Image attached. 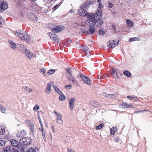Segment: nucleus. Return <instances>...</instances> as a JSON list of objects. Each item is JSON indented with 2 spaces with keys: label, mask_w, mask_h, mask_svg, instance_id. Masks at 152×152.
Masks as SVG:
<instances>
[{
  "label": "nucleus",
  "mask_w": 152,
  "mask_h": 152,
  "mask_svg": "<svg viewBox=\"0 0 152 152\" xmlns=\"http://www.w3.org/2000/svg\"><path fill=\"white\" fill-rule=\"evenodd\" d=\"M87 18L88 20L86 21V24H91L97 27H100L103 23V20L102 19H96V18H94L92 13L88 14Z\"/></svg>",
  "instance_id": "1"
},
{
  "label": "nucleus",
  "mask_w": 152,
  "mask_h": 152,
  "mask_svg": "<svg viewBox=\"0 0 152 152\" xmlns=\"http://www.w3.org/2000/svg\"><path fill=\"white\" fill-rule=\"evenodd\" d=\"M87 5V4H86L81 6L80 8L77 11L78 14L79 15L82 16H87L88 14L89 13H88L87 11L86 10L88 8Z\"/></svg>",
  "instance_id": "2"
},
{
  "label": "nucleus",
  "mask_w": 152,
  "mask_h": 152,
  "mask_svg": "<svg viewBox=\"0 0 152 152\" xmlns=\"http://www.w3.org/2000/svg\"><path fill=\"white\" fill-rule=\"evenodd\" d=\"M88 26V28H86V33L88 34H92L94 33L96 31L94 25L91 24H87Z\"/></svg>",
  "instance_id": "3"
},
{
  "label": "nucleus",
  "mask_w": 152,
  "mask_h": 152,
  "mask_svg": "<svg viewBox=\"0 0 152 152\" xmlns=\"http://www.w3.org/2000/svg\"><path fill=\"white\" fill-rule=\"evenodd\" d=\"M30 139L26 137H23L19 140V143L22 146L29 145L30 144Z\"/></svg>",
  "instance_id": "4"
},
{
  "label": "nucleus",
  "mask_w": 152,
  "mask_h": 152,
  "mask_svg": "<svg viewBox=\"0 0 152 152\" xmlns=\"http://www.w3.org/2000/svg\"><path fill=\"white\" fill-rule=\"evenodd\" d=\"M64 27L63 26H56L51 28L52 32H58L62 31L64 29Z\"/></svg>",
  "instance_id": "5"
},
{
  "label": "nucleus",
  "mask_w": 152,
  "mask_h": 152,
  "mask_svg": "<svg viewBox=\"0 0 152 152\" xmlns=\"http://www.w3.org/2000/svg\"><path fill=\"white\" fill-rule=\"evenodd\" d=\"M48 35L53 41L55 42H58L59 39L58 38V37L56 34H53L51 33H48Z\"/></svg>",
  "instance_id": "6"
},
{
  "label": "nucleus",
  "mask_w": 152,
  "mask_h": 152,
  "mask_svg": "<svg viewBox=\"0 0 152 152\" xmlns=\"http://www.w3.org/2000/svg\"><path fill=\"white\" fill-rule=\"evenodd\" d=\"M119 41L117 42V44H116L114 40H110L109 41L108 43V46L109 48H114L116 45H118L119 43Z\"/></svg>",
  "instance_id": "7"
},
{
  "label": "nucleus",
  "mask_w": 152,
  "mask_h": 152,
  "mask_svg": "<svg viewBox=\"0 0 152 152\" xmlns=\"http://www.w3.org/2000/svg\"><path fill=\"white\" fill-rule=\"evenodd\" d=\"M8 7L6 2L1 1L0 3V12H2Z\"/></svg>",
  "instance_id": "8"
},
{
  "label": "nucleus",
  "mask_w": 152,
  "mask_h": 152,
  "mask_svg": "<svg viewBox=\"0 0 152 152\" xmlns=\"http://www.w3.org/2000/svg\"><path fill=\"white\" fill-rule=\"evenodd\" d=\"M54 113L56 115L57 117V122L58 124H63V121L61 119L62 115L61 114L58 113L56 111H54Z\"/></svg>",
  "instance_id": "9"
},
{
  "label": "nucleus",
  "mask_w": 152,
  "mask_h": 152,
  "mask_svg": "<svg viewBox=\"0 0 152 152\" xmlns=\"http://www.w3.org/2000/svg\"><path fill=\"white\" fill-rule=\"evenodd\" d=\"M83 50L84 54H85V56L87 57H89L91 53L88 47L86 45H85L83 47Z\"/></svg>",
  "instance_id": "10"
},
{
  "label": "nucleus",
  "mask_w": 152,
  "mask_h": 152,
  "mask_svg": "<svg viewBox=\"0 0 152 152\" xmlns=\"http://www.w3.org/2000/svg\"><path fill=\"white\" fill-rule=\"evenodd\" d=\"M53 84L54 83L51 82L47 84L45 89V93L46 94H49L50 92L51 87L53 86Z\"/></svg>",
  "instance_id": "11"
},
{
  "label": "nucleus",
  "mask_w": 152,
  "mask_h": 152,
  "mask_svg": "<svg viewBox=\"0 0 152 152\" xmlns=\"http://www.w3.org/2000/svg\"><path fill=\"white\" fill-rule=\"evenodd\" d=\"M25 53L26 56L29 59L31 58L32 57H35L36 56L35 54L31 53L30 51L29 50H27Z\"/></svg>",
  "instance_id": "12"
},
{
  "label": "nucleus",
  "mask_w": 152,
  "mask_h": 152,
  "mask_svg": "<svg viewBox=\"0 0 152 152\" xmlns=\"http://www.w3.org/2000/svg\"><path fill=\"white\" fill-rule=\"evenodd\" d=\"M9 43L11 48L13 50H15L18 46V44L15 43L13 41L9 40Z\"/></svg>",
  "instance_id": "13"
},
{
  "label": "nucleus",
  "mask_w": 152,
  "mask_h": 152,
  "mask_svg": "<svg viewBox=\"0 0 152 152\" xmlns=\"http://www.w3.org/2000/svg\"><path fill=\"white\" fill-rule=\"evenodd\" d=\"M113 73L112 75L115 79H118V74L119 73V70L116 69H112Z\"/></svg>",
  "instance_id": "14"
},
{
  "label": "nucleus",
  "mask_w": 152,
  "mask_h": 152,
  "mask_svg": "<svg viewBox=\"0 0 152 152\" xmlns=\"http://www.w3.org/2000/svg\"><path fill=\"white\" fill-rule=\"evenodd\" d=\"M67 78L69 80L71 81L72 82V83L74 84L75 86H77L78 85V83L76 80H75L74 77L72 75L67 76Z\"/></svg>",
  "instance_id": "15"
},
{
  "label": "nucleus",
  "mask_w": 152,
  "mask_h": 152,
  "mask_svg": "<svg viewBox=\"0 0 152 152\" xmlns=\"http://www.w3.org/2000/svg\"><path fill=\"white\" fill-rule=\"evenodd\" d=\"M76 98L75 97H73L71 98L69 100V105L71 110H72L73 108V106L75 102V101Z\"/></svg>",
  "instance_id": "16"
},
{
  "label": "nucleus",
  "mask_w": 152,
  "mask_h": 152,
  "mask_svg": "<svg viewBox=\"0 0 152 152\" xmlns=\"http://www.w3.org/2000/svg\"><path fill=\"white\" fill-rule=\"evenodd\" d=\"M81 77H82L81 78L85 82L86 84L89 86L91 85V81L87 77L84 75L83 77L81 76Z\"/></svg>",
  "instance_id": "17"
},
{
  "label": "nucleus",
  "mask_w": 152,
  "mask_h": 152,
  "mask_svg": "<svg viewBox=\"0 0 152 152\" xmlns=\"http://www.w3.org/2000/svg\"><path fill=\"white\" fill-rule=\"evenodd\" d=\"M24 32L21 30H17L15 33V34L19 38L22 39Z\"/></svg>",
  "instance_id": "18"
},
{
  "label": "nucleus",
  "mask_w": 152,
  "mask_h": 152,
  "mask_svg": "<svg viewBox=\"0 0 152 152\" xmlns=\"http://www.w3.org/2000/svg\"><path fill=\"white\" fill-rule=\"evenodd\" d=\"M17 48H18L20 52L24 53H25L27 50L26 48L24 45H18Z\"/></svg>",
  "instance_id": "19"
},
{
  "label": "nucleus",
  "mask_w": 152,
  "mask_h": 152,
  "mask_svg": "<svg viewBox=\"0 0 152 152\" xmlns=\"http://www.w3.org/2000/svg\"><path fill=\"white\" fill-rule=\"evenodd\" d=\"M10 142L11 143L13 146L16 148H19L20 145L18 144V141L13 139H11L10 140Z\"/></svg>",
  "instance_id": "20"
},
{
  "label": "nucleus",
  "mask_w": 152,
  "mask_h": 152,
  "mask_svg": "<svg viewBox=\"0 0 152 152\" xmlns=\"http://www.w3.org/2000/svg\"><path fill=\"white\" fill-rule=\"evenodd\" d=\"M102 11L101 10L99 9L96 12L94 15L93 14L94 18H97V17L99 18L101 17L102 15Z\"/></svg>",
  "instance_id": "21"
},
{
  "label": "nucleus",
  "mask_w": 152,
  "mask_h": 152,
  "mask_svg": "<svg viewBox=\"0 0 152 152\" xmlns=\"http://www.w3.org/2000/svg\"><path fill=\"white\" fill-rule=\"evenodd\" d=\"M30 39L31 37L28 34H26V35L24 33L23 34V35L22 36V38L21 39L22 40H26L27 41H28L30 40Z\"/></svg>",
  "instance_id": "22"
},
{
  "label": "nucleus",
  "mask_w": 152,
  "mask_h": 152,
  "mask_svg": "<svg viewBox=\"0 0 152 152\" xmlns=\"http://www.w3.org/2000/svg\"><path fill=\"white\" fill-rule=\"evenodd\" d=\"M90 103L91 105L95 107H98L101 106V105L98 102L94 101H90Z\"/></svg>",
  "instance_id": "23"
},
{
  "label": "nucleus",
  "mask_w": 152,
  "mask_h": 152,
  "mask_svg": "<svg viewBox=\"0 0 152 152\" xmlns=\"http://www.w3.org/2000/svg\"><path fill=\"white\" fill-rule=\"evenodd\" d=\"M38 151L39 149L37 148L31 147L29 148L26 152H38Z\"/></svg>",
  "instance_id": "24"
},
{
  "label": "nucleus",
  "mask_w": 152,
  "mask_h": 152,
  "mask_svg": "<svg viewBox=\"0 0 152 152\" xmlns=\"http://www.w3.org/2000/svg\"><path fill=\"white\" fill-rule=\"evenodd\" d=\"M26 132L24 130H23L22 132H19L17 134V136L18 137H20L24 136L26 134Z\"/></svg>",
  "instance_id": "25"
},
{
  "label": "nucleus",
  "mask_w": 152,
  "mask_h": 152,
  "mask_svg": "<svg viewBox=\"0 0 152 152\" xmlns=\"http://www.w3.org/2000/svg\"><path fill=\"white\" fill-rule=\"evenodd\" d=\"M0 109L1 112L2 113H6V111L5 107L1 104H0Z\"/></svg>",
  "instance_id": "26"
},
{
  "label": "nucleus",
  "mask_w": 152,
  "mask_h": 152,
  "mask_svg": "<svg viewBox=\"0 0 152 152\" xmlns=\"http://www.w3.org/2000/svg\"><path fill=\"white\" fill-rule=\"evenodd\" d=\"M126 23L128 25L129 27H132L133 26V23L130 20H126Z\"/></svg>",
  "instance_id": "27"
},
{
  "label": "nucleus",
  "mask_w": 152,
  "mask_h": 152,
  "mask_svg": "<svg viewBox=\"0 0 152 152\" xmlns=\"http://www.w3.org/2000/svg\"><path fill=\"white\" fill-rule=\"evenodd\" d=\"M124 75L127 77H130L131 75V74L127 70H125L123 72Z\"/></svg>",
  "instance_id": "28"
},
{
  "label": "nucleus",
  "mask_w": 152,
  "mask_h": 152,
  "mask_svg": "<svg viewBox=\"0 0 152 152\" xmlns=\"http://www.w3.org/2000/svg\"><path fill=\"white\" fill-rule=\"evenodd\" d=\"M127 98L129 99H133V100H134L135 101H137L138 100V99L137 97V96H127Z\"/></svg>",
  "instance_id": "29"
},
{
  "label": "nucleus",
  "mask_w": 152,
  "mask_h": 152,
  "mask_svg": "<svg viewBox=\"0 0 152 152\" xmlns=\"http://www.w3.org/2000/svg\"><path fill=\"white\" fill-rule=\"evenodd\" d=\"M117 129L116 128L113 127L110 129V133L111 135H114L116 132Z\"/></svg>",
  "instance_id": "30"
},
{
  "label": "nucleus",
  "mask_w": 152,
  "mask_h": 152,
  "mask_svg": "<svg viewBox=\"0 0 152 152\" xmlns=\"http://www.w3.org/2000/svg\"><path fill=\"white\" fill-rule=\"evenodd\" d=\"M119 106L122 107L123 109L127 108L128 107V104L126 102H124L120 104Z\"/></svg>",
  "instance_id": "31"
},
{
  "label": "nucleus",
  "mask_w": 152,
  "mask_h": 152,
  "mask_svg": "<svg viewBox=\"0 0 152 152\" xmlns=\"http://www.w3.org/2000/svg\"><path fill=\"white\" fill-rule=\"evenodd\" d=\"M103 95L105 96V97H106L108 98H111L113 97V94H106L105 92H103L102 93Z\"/></svg>",
  "instance_id": "32"
},
{
  "label": "nucleus",
  "mask_w": 152,
  "mask_h": 152,
  "mask_svg": "<svg viewBox=\"0 0 152 152\" xmlns=\"http://www.w3.org/2000/svg\"><path fill=\"white\" fill-rule=\"evenodd\" d=\"M5 128L4 126H0V133L3 134L5 133Z\"/></svg>",
  "instance_id": "33"
},
{
  "label": "nucleus",
  "mask_w": 152,
  "mask_h": 152,
  "mask_svg": "<svg viewBox=\"0 0 152 152\" xmlns=\"http://www.w3.org/2000/svg\"><path fill=\"white\" fill-rule=\"evenodd\" d=\"M86 28H81L79 31V33L80 34H82L83 33H86Z\"/></svg>",
  "instance_id": "34"
},
{
  "label": "nucleus",
  "mask_w": 152,
  "mask_h": 152,
  "mask_svg": "<svg viewBox=\"0 0 152 152\" xmlns=\"http://www.w3.org/2000/svg\"><path fill=\"white\" fill-rule=\"evenodd\" d=\"M10 151V148L8 147H7L3 149L0 152H9Z\"/></svg>",
  "instance_id": "35"
},
{
  "label": "nucleus",
  "mask_w": 152,
  "mask_h": 152,
  "mask_svg": "<svg viewBox=\"0 0 152 152\" xmlns=\"http://www.w3.org/2000/svg\"><path fill=\"white\" fill-rule=\"evenodd\" d=\"M59 99L61 101H63L65 100V97L63 94L60 95V96L59 97Z\"/></svg>",
  "instance_id": "36"
},
{
  "label": "nucleus",
  "mask_w": 152,
  "mask_h": 152,
  "mask_svg": "<svg viewBox=\"0 0 152 152\" xmlns=\"http://www.w3.org/2000/svg\"><path fill=\"white\" fill-rule=\"evenodd\" d=\"M23 88L27 92H28L29 93L32 91V89L31 88H28L27 86H25L23 87Z\"/></svg>",
  "instance_id": "37"
},
{
  "label": "nucleus",
  "mask_w": 152,
  "mask_h": 152,
  "mask_svg": "<svg viewBox=\"0 0 152 152\" xmlns=\"http://www.w3.org/2000/svg\"><path fill=\"white\" fill-rule=\"evenodd\" d=\"M104 125V124H101L98 126H96V129L97 130L100 129Z\"/></svg>",
  "instance_id": "38"
},
{
  "label": "nucleus",
  "mask_w": 152,
  "mask_h": 152,
  "mask_svg": "<svg viewBox=\"0 0 152 152\" xmlns=\"http://www.w3.org/2000/svg\"><path fill=\"white\" fill-rule=\"evenodd\" d=\"M6 143V142L1 140V139L0 138V147L4 145Z\"/></svg>",
  "instance_id": "39"
},
{
  "label": "nucleus",
  "mask_w": 152,
  "mask_h": 152,
  "mask_svg": "<svg viewBox=\"0 0 152 152\" xmlns=\"http://www.w3.org/2000/svg\"><path fill=\"white\" fill-rule=\"evenodd\" d=\"M104 33H105L104 32L102 29H100L99 30V31L98 33L100 35H104Z\"/></svg>",
  "instance_id": "40"
},
{
  "label": "nucleus",
  "mask_w": 152,
  "mask_h": 152,
  "mask_svg": "<svg viewBox=\"0 0 152 152\" xmlns=\"http://www.w3.org/2000/svg\"><path fill=\"white\" fill-rule=\"evenodd\" d=\"M25 123L29 126L33 123H31L30 120H26L25 121Z\"/></svg>",
  "instance_id": "41"
},
{
  "label": "nucleus",
  "mask_w": 152,
  "mask_h": 152,
  "mask_svg": "<svg viewBox=\"0 0 152 152\" xmlns=\"http://www.w3.org/2000/svg\"><path fill=\"white\" fill-rule=\"evenodd\" d=\"M66 71L67 73L69 74V75H72L71 74V73L72 72V70L70 68H68L66 69Z\"/></svg>",
  "instance_id": "42"
},
{
  "label": "nucleus",
  "mask_w": 152,
  "mask_h": 152,
  "mask_svg": "<svg viewBox=\"0 0 152 152\" xmlns=\"http://www.w3.org/2000/svg\"><path fill=\"white\" fill-rule=\"evenodd\" d=\"M30 129L31 130V131L33 132H34V126L33 124H32L31 125L29 126Z\"/></svg>",
  "instance_id": "43"
},
{
  "label": "nucleus",
  "mask_w": 152,
  "mask_h": 152,
  "mask_svg": "<svg viewBox=\"0 0 152 152\" xmlns=\"http://www.w3.org/2000/svg\"><path fill=\"white\" fill-rule=\"evenodd\" d=\"M137 37H133L130 39L129 40V41L130 42H133L134 41L137 40L138 39Z\"/></svg>",
  "instance_id": "44"
},
{
  "label": "nucleus",
  "mask_w": 152,
  "mask_h": 152,
  "mask_svg": "<svg viewBox=\"0 0 152 152\" xmlns=\"http://www.w3.org/2000/svg\"><path fill=\"white\" fill-rule=\"evenodd\" d=\"M55 71L54 69H51L49 70L48 72V73L50 75L52 74Z\"/></svg>",
  "instance_id": "45"
},
{
  "label": "nucleus",
  "mask_w": 152,
  "mask_h": 152,
  "mask_svg": "<svg viewBox=\"0 0 152 152\" xmlns=\"http://www.w3.org/2000/svg\"><path fill=\"white\" fill-rule=\"evenodd\" d=\"M107 77H108L107 75H104L102 76H100L99 79H104L106 78Z\"/></svg>",
  "instance_id": "46"
},
{
  "label": "nucleus",
  "mask_w": 152,
  "mask_h": 152,
  "mask_svg": "<svg viewBox=\"0 0 152 152\" xmlns=\"http://www.w3.org/2000/svg\"><path fill=\"white\" fill-rule=\"evenodd\" d=\"M33 17L35 18L34 19H32V20L34 22H36L38 20V18L35 15H32Z\"/></svg>",
  "instance_id": "47"
},
{
  "label": "nucleus",
  "mask_w": 152,
  "mask_h": 152,
  "mask_svg": "<svg viewBox=\"0 0 152 152\" xmlns=\"http://www.w3.org/2000/svg\"><path fill=\"white\" fill-rule=\"evenodd\" d=\"M17 148L18 149H19L21 152H23L24 151V148L23 147L20 146L19 148Z\"/></svg>",
  "instance_id": "48"
},
{
  "label": "nucleus",
  "mask_w": 152,
  "mask_h": 152,
  "mask_svg": "<svg viewBox=\"0 0 152 152\" xmlns=\"http://www.w3.org/2000/svg\"><path fill=\"white\" fill-rule=\"evenodd\" d=\"M71 85L70 84L66 86V88L67 89H70L71 88Z\"/></svg>",
  "instance_id": "49"
},
{
  "label": "nucleus",
  "mask_w": 152,
  "mask_h": 152,
  "mask_svg": "<svg viewBox=\"0 0 152 152\" xmlns=\"http://www.w3.org/2000/svg\"><path fill=\"white\" fill-rule=\"evenodd\" d=\"M40 71L42 74H44L45 72V70L44 68H42L40 69Z\"/></svg>",
  "instance_id": "50"
},
{
  "label": "nucleus",
  "mask_w": 152,
  "mask_h": 152,
  "mask_svg": "<svg viewBox=\"0 0 152 152\" xmlns=\"http://www.w3.org/2000/svg\"><path fill=\"white\" fill-rule=\"evenodd\" d=\"M39 108V107L37 106L36 105L33 108V109L34 110H37Z\"/></svg>",
  "instance_id": "51"
},
{
  "label": "nucleus",
  "mask_w": 152,
  "mask_h": 152,
  "mask_svg": "<svg viewBox=\"0 0 152 152\" xmlns=\"http://www.w3.org/2000/svg\"><path fill=\"white\" fill-rule=\"evenodd\" d=\"M53 86L54 90L56 92L57 91V90H58L59 89L56 86L54 85Z\"/></svg>",
  "instance_id": "52"
},
{
  "label": "nucleus",
  "mask_w": 152,
  "mask_h": 152,
  "mask_svg": "<svg viewBox=\"0 0 152 152\" xmlns=\"http://www.w3.org/2000/svg\"><path fill=\"white\" fill-rule=\"evenodd\" d=\"M128 107L130 108H134V107L132 104H128Z\"/></svg>",
  "instance_id": "53"
},
{
  "label": "nucleus",
  "mask_w": 152,
  "mask_h": 152,
  "mask_svg": "<svg viewBox=\"0 0 152 152\" xmlns=\"http://www.w3.org/2000/svg\"><path fill=\"white\" fill-rule=\"evenodd\" d=\"M146 111V110H139V111H138L135 112V113H140V112H143L144 111Z\"/></svg>",
  "instance_id": "54"
},
{
  "label": "nucleus",
  "mask_w": 152,
  "mask_h": 152,
  "mask_svg": "<svg viewBox=\"0 0 152 152\" xmlns=\"http://www.w3.org/2000/svg\"><path fill=\"white\" fill-rule=\"evenodd\" d=\"M56 92H57L58 94L60 95L63 94L62 92L59 89L57 90Z\"/></svg>",
  "instance_id": "55"
},
{
  "label": "nucleus",
  "mask_w": 152,
  "mask_h": 152,
  "mask_svg": "<svg viewBox=\"0 0 152 152\" xmlns=\"http://www.w3.org/2000/svg\"><path fill=\"white\" fill-rule=\"evenodd\" d=\"M84 75L83 74H79L78 75L77 77H80L81 79V78H82V77H81V76L83 77Z\"/></svg>",
  "instance_id": "56"
},
{
  "label": "nucleus",
  "mask_w": 152,
  "mask_h": 152,
  "mask_svg": "<svg viewBox=\"0 0 152 152\" xmlns=\"http://www.w3.org/2000/svg\"><path fill=\"white\" fill-rule=\"evenodd\" d=\"M39 130L41 131H44L43 126H41L40 128H39Z\"/></svg>",
  "instance_id": "57"
},
{
  "label": "nucleus",
  "mask_w": 152,
  "mask_h": 152,
  "mask_svg": "<svg viewBox=\"0 0 152 152\" xmlns=\"http://www.w3.org/2000/svg\"><path fill=\"white\" fill-rule=\"evenodd\" d=\"M67 152H75V151H73L71 149L68 148L67 149Z\"/></svg>",
  "instance_id": "58"
},
{
  "label": "nucleus",
  "mask_w": 152,
  "mask_h": 152,
  "mask_svg": "<svg viewBox=\"0 0 152 152\" xmlns=\"http://www.w3.org/2000/svg\"><path fill=\"white\" fill-rule=\"evenodd\" d=\"M99 8L100 9L102 8V5L99 2Z\"/></svg>",
  "instance_id": "59"
},
{
  "label": "nucleus",
  "mask_w": 152,
  "mask_h": 152,
  "mask_svg": "<svg viewBox=\"0 0 152 152\" xmlns=\"http://www.w3.org/2000/svg\"><path fill=\"white\" fill-rule=\"evenodd\" d=\"M113 7V5L112 4L110 3L109 5V7L110 8H112Z\"/></svg>",
  "instance_id": "60"
},
{
  "label": "nucleus",
  "mask_w": 152,
  "mask_h": 152,
  "mask_svg": "<svg viewBox=\"0 0 152 152\" xmlns=\"http://www.w3.org/2000/svg\"><path fill=\"white\" fill-rule=\"evenodd\" d=\"M118 140L119 139L118 137H116L114 138V140L116 142H118Z\"/></svg>",
  "instance_id": "61"
},
{
  "label": "nucleus",
  "mask_w": 152,
  "mask_h": 152,
  "mask_svg": "<svg viewBox=\"0 0 152 152\" xmlns=\"http://www.w3.org/2000/svg\"><path fill=\"white\" fill-rule=\"evenodd\" d=\"M58 5H56L54 6L53 8V9H54V10H56L58 8Z\"/></svg>",
  "instance_id": "62"
},
{
  "label": "nucleus",
  "mask_w": 152,
  "mask_h": 152,
  "mask_svg": "<svg viewBox=\"0 0 152 152\" xmlns=\"http://www.w3.org/2000/svg\"><path fill=\"white\" fill-rule=\"evenodd\" d=\"M42 137H43V138L44 139V140L45 142H46V137H45V135H44V136H42Z\"/></svg>",
  "instance_id": "63"
},
{
  "label": "nucleus",
  "mask_w": 152,
  "mask_h": 152,
  "mask_svg": "<svg viewBox=\"0 0 152 152\" xmlns=\"http://www.w3.org/2000/svg\"><path fill=\"white\" fill-rule=\"evenodd\" d=\"M42 132V136H44V135H45V133L44 132V131H41Z\"/></svg>",
  "instance_id": "64"
}]
</instances>
